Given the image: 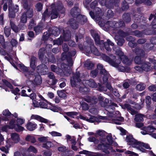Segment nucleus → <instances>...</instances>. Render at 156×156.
<instances>
[{
    "label": "nucleus",
    "instance_id": "nucleus-54",
    "mask_svg": "<svg viewBox=\"0 0 156 156\" xmlns=\"http://www.w3.org/2000/svg\"><path fill=\"white\" fill-rule=\"evenodd\" d=\"M43 27L40 26H37L34 29V30L37 34H38L41 32Z\"/></svg>",
    "mask_w": 156,
    "mask_h": 156
},
{
    "label": "nucleus",
    "instance_id": "nucleus-13",
    "mask_svg": "<svg viewBox=\"0 0 156 156\" xmlns=\"http://www.w3.org/2000/svg\"><path fill=\"white\" fill-rule=\"evenodd\" d=\"M27 129L30 131H32L36 128L37 125L34 122L28 121L26 125Z\"/></svg>",
    "mask_w": 156,
    "mask_h": 156
},
{
    "label": "nucleus",
    "instance_id": "nucleus-58",
    "mask_svg": "<svg viewBox=\"0 0 156 156\" xmlns=\"http://www.w3.org/2000/svg\"><path fill=\"white\" fill-rule=\"evenodd\" d=\"M82 109L84 110H87L88 109V106L87 104L84 102L82 103H80Z\"/></svg>",
    "mask_w": 156,
    "mask_h": 156
},
{
    "label": "nucleus",
    "instance_id": "nucleus-37",
    "mask_svg": "<svg viewBox=\"0 0 156 156\" xmlns=\"http://www.w3.org/2000/svg\"><path fill=\"white\" fill-rule=\"evenodd\" d=\"M19 28H18L16 26L14 27L12 29V30L16 33H18L21 29L23 30L26 28V26L25 25H23L21 27L20 26V24L19 25Z\"/></svg>",
    "mask_w": 156,
    "mask_h": 156
},
{
    "label": "nucleus",
    "instance_id": "nucleus-40",
    "mask_svg": "<svg viewBox=\"0 0 156 156\" xmlns=\"http://www.w3.org/2000/svg\"><path fill=\"white\" fill-rule=\"evenodd\" d=\"M52 34L56 36L60 34L59 29L56 27H53L52 29Z\"/></svg>",
    "mask_w": 156,
    "mask_h": 156
},
{
    "label": "nucleus",
    "instance_id": "nucleus-26",
    "mask_svg": "<svg viewBox=\"0 0 156 156\" xmlns=\"http://www.w3.org/2000/svg\"><path fill=\"white\" fill-rule=\"evenodd\" d=\"M134 51L135 52L137 56L143 57L145 55V52L142 49L136 48L134 50Z\"/></svg>",
    "mask_w": 156,
    "mask_h": 156
},
{
    "label": "nucleus",
    "instance_id": "nucleus-41",
    "mask_svg": "<svg viewBox=\"0 0 156 156\" xmlns=\"http://www.w3.org/2000/svg\"><path fill=\"white\" fill-rule=\"evenodd\" d=\"M146 87L145 84L143 83H139L136 86V88L137 90L139 91H142L144 90Z\"/></svg>",
    "mask_w": 156,
    "mask_h": 156
},
{
    "label": "nucleus",
    "instance_id": "nucleus-62",
    "mask_svg": "<svg viewBox=\"0 0 156 156\" xmlns=\"http://www.w3.org/2000/svg\"><path fill=\"white\" fill-rule=\"evenodd\" d=\"M125 153L126 154H128L129 155V156H138V154L135 153L131 151H126Z\"/></svg>",
    "mask_w": 156,
    "mask_h": 156
},
{
    "label": "nucleus",
    "instance_id": "nucleus-15",
    "mask_svg": "<svg viewBox=\"0 0 156 156\" xmlns=\"http://www.w3.org/2000/svg\"><path fill=\"white\" fill-rule=\"evenodd\" d=\"M2 113L3 115L5 117V119L4 120H9L13 116V115L8 109L4 110Z\"/></svg>",
    "mask_w": 156,
    "mask_h": 156
},
{
    "label": "nucleus",
    "instance_id": "nucleus-64",
    "mask_svg": "<svg viewBox=\"0 0 156 156\" xmlns=\"http://www.w3.org/2000/svg\"><path fill=\"white\" fill-rule=\"evenodd\" d=\"M148 90L151 91H156V85H152L148 87Z\"/></svg>",
    "mask_w": 156,
    "mask_h": 156
},
{
    "label": "nucleus",
    "instance_id": "nucleus-20",
    "mask_svg": "<svg viewBox=\"0 0 156 156\" xmlns=\"http://www.w3.org/2000/svg\"><path fill=\"white\" fill-rule=\"evenodd\" d=\"M84 100L88 103H90L92 104H95L97 102V99L96 98H92L89 97H86L84 98Z\"/></svg>",
    "mask_w": 156,
    "mask_h": 156
},
{
    "label": "nucleus",
    "instance_id": "nucleus-31",
    "mask_svg": "<svg viewBox=\"0 0 156 156\" xmlns=\"http://www.w3.org/2000/svg\"><path fill=\"white\" fill-rule=\"evenodd\" d=\"M125 106L132 115H133L136 113L137 112L133 109L131 107L130 105L128 104H126L125 105Z\"/></svg>",
    "mask_w": 156,
    "mask_h": 156
},
{
    "label": "nucleus",
    "instance_id": "nucleus-27",
    "mask_svg": "<svg viewBox=\"0 0 156 156\" xmlns=\"http://www.w3.org/2000/svg\"><path fill=\"white\" fill-rule=\"evenodd\" d=\"M36 58L33 56H32L30 61V66L33 70H34L36 68Z\"/></svg>",
    "mask_w": 156,
    "mask_h": 156
},
{
    "label": "nucleus",
    "instance_id": "nucleus-43",
    "mask_svg": "<svg viewBox=\"0 0 156 156\" xmlns=\"http://www.w3.org/2000/svg\"><path fill=\"white\" fill-rule=\"evenodd\" d=\"M142 131L141 133L143 135L148 134V126L147 127H141Z\"/></svg>",
    "mask_w": 156,
    "mask_h": 156
},
{
    "label": "nucleus",
    "instance_id": "nucleus-9",
    "mask_svg": "<svg viewBox=\"0 0 156 156\" xmlns=\"http://www.w3.org/2000/svg\"><path fill=\"white\" fill-rule=\"evenodd\" d=\"M98 149L103 150V152L106 153H108V151L107 150H109L111 151L112 150V146L108 145V144H105L103 143L99 144L98 146Z\"/></svg>",
    "mask_w": 156,
    "mask_h": 156
},
{
    "label": "nucleus",
    "instance_id": "nucleus-33",
    "mask_svg": "<svg viewBox=\"0 0 156 156\" xmlns=\"http://www.w3.org/2000/svg\"><path fill=\"white\" fill-rule=\"evenodd\" d=\"M25 140L27 141L30 142L31 143H34L36 140L34 136L30 135H28L25 138Z\"/></svg>",
    "mask_w": 156,
    "mask_h": 156
},
{
    "label": "nucleus",
    "instance_id": "nucleus-1",
    "mask_svg": "<svg viewBox=\"0 0 156 156\" xmlns=\"http://www.w3.org/2000/svg\"><path fill=\"white\" fill-rule=\"evenodd\" d=\"M82 79V77L80 76L79 72H76L70 79V83L72 87L79 88L80 91L83 94L90 90L87 87L89 86L92 88H96L97 87L96 83L91 79L83 80L82 83L80 84V81Z\"/></svg>",
    "mask_w": 156,
    "mask_h": 156
},
{
    "label": "nucleus",
    "instance_id": "nucleus-29",
    "mask_svg": "<svg viewBox=\"0 0 156 156\" xmlns=\"http://www.w3.org/2000/svg\"><path fill=\"white\" fill-rule=\"evenodd\" d=\"M11 138L15 143L18 142L20 140L19 135L16 133H13L11 134Z\"/></svg>",
    "mask_w": 156,
    "mask_h": 156
},
{
    "label": "nucleus",
    "instance_id": "nucleus-3",
    "mask_svg": "<svg viewBox=\"0 0 156 156\" xmlns=\"http://www.w3.org/2000/svg\"><path fill=\"white\" fill-rule=\"evenodd\" d=\"M67 60L69 66H68L64 63H62L61 65L62 69L59 68H58L54 65H51V70L57 73L63 72L65 75H68L67 73L69 74L71 72L70 66H72L73 62L71 58L69 57L67 58Z\"/></svg>",
    "mask_w": 156,
    "mask_h": 156
},
{
    "label": "nucleus",
    "instance_id": "nucleus-22",
    "mask_svg": "<svg viewBox=\"0 0 156 156\" xmlns=\"http://www.w3.org/2000/svg\"><path fill=\"white\" fill-rule=\"evenodd\" d=\"M114 106H116L117 105L114 103H112L111 105L106 106V110L109 113L112 114L114 110Z\"/></svg>",
    "mask_w": 156,
    "mask_h": 156
},
{
    "label": "nucleus",
    "instance_id": "nucleus-51",
    "mask_svg": "<svg viewBox=\"0 0 156 156\" xmlns=\"http://www.w3.org/2000/svg\"><path fill=\"white\" fill-rule=\"evenodd\" d=\"M98 118L94 116H92L89 119H87V121L90 122H94L95 121L98 122Z\"/></svg>",
    "mask_w": 156,
    "mask_h": 156
},
{
    "label": "nucleus",
    "instance_id": "nucleus-28",
    "mask_svg": "<svg viewBox=\"0 0 156 156\" xmlns=\"http://www.w3.org/2000/svg\"><path fill=\"white\" fill-rule=\"evenodd\" d=\"M150 0H136V4H140L144 3L147 5H151L152 3Z\"/></svg>",
    "mask_w": 156,
    "mask_h": 156
},
{
    "label": "nucleus",
    "instance_id": "nucleus-42",
    "mask_svg": "<svg viewBox=\"0 0 156 156\" xmlns=\"http://www.w3.org/2000/svg\"><path fill=\"white\" fill-rule=\"evenodd\" d=\"M123 18L124 20L126 23L129 22L131 20L130 15L128 13L124 14L123 16Z\"/></svg>",
    "mask_w": 156,
    "mask_h": 156
},
{
    "label": "nucleus",
    "instance_id": "nucleus-38",
    "mask_svg": "<svg viewBox=\"0 0 156 156\" xmlns=\"http://www.w3.org/2000/svg\"><path fill=\"white\" fill-rule=\"evenodd\" d=\"M116 68L119 71L122 72H124L126 71L128 72L129 70V68H126L125 67L122 66L121 65H120Z\"/></svg>",
    "mask_w": 156,
    "mask_h": 156
},
{
    "label": "nucleus",
    "instance_id": "nucleus-34",
    "mask_svg": "<svg viewBox=\"0 0 156 156\" xmlns=\"http://www.w3.org/2000/svg\"><path fill=\"white\" fill-rule=\"evenodd\" d=\"M144 115L141 114H137L135 116L134 120L136 121L141 122L143 121Z\"/></svg>",
    "mask_w": 156,
    "mask_h": 156
},
{
    "label": "nucleus",
    "instance_id": "nucleus-50",
    "mask_svg": "<svg viewBox=\"0 0 156 156\" xmlns=\"http://www.w3.org/2000/svg\"><path fill=\"white\" fill-rule=\"evenodd\" d=\"M58 95L60 98H65L66 96V94L64 91L58 90L57 91Z\"/></svg>",
    "mask_w": 156,
    "mask_h": 156
},
{
    "label": "nucleus",
    "instance_id": "nucleus-39",
    "mask_svg": "<svg viewBox=\"0 0 156 156\" xmlns=\"http://www.w3.org/2000/svg\"><path fill=\"white\" fill-rule=\"evenodd\" d=\"M77 10L78 8L76 7H74L70 11V14L73 17H75L76 16H77L79 14H77Z\"/></svg>",
    "mask_w": 156,
    "mask_h": 156
},
{
    "label": "nucleus",
    "instance_id": "nucleus-44",
    "mask_svg": "<svg viewBox=\"0 0 156 156\" xmlns=\"http://www.w3.org/2000/svg\"><path fill=\"white\" fill-rule=\"evenodd\" d=\"M85 67L90 69H91L94 66V64L89 61L86 62L84 64Z\"/></svg>",
    "mask_w": 156,
    "mask_h": 156
},
{
    "label": "nucleus",
    "instance_id": "nucleus-53",
    "mask_svg": "<svg viewBox=\"0 0 156 156\" xmlns=\"http://www.w3.org/2000/svg\"><path fill=\"white\" fill-rule=\"evenodd\" d=\"M118 35L122 37H124L126 36L127 34L122 30H119L118 32L117 35H116L115 37V39L118 38Z\"/></svg>",
    "mask_w": 156,
    "mask_h": 156
},
{
    "label": "nucleus",
    "instance_id": "nucleus-4",
    "mask_svg": "<svg viewBox=\"0 0 156 156\" xmlns=\"http://www.w3.org/2000/svg\"><path fill=\"white\" fill-rule=\"evenodd\" d=\"M84 50L86 53L87 55L91 53H93L96 55H100V53L98 51L97 48L94 45L92 41H90L89 43L87 44V46L85 47Z\"/></svg>",
    "mask_w": 156,
    "mask_h": 156
},
{
    "label": "nucleus",
    "instance_id": "nucleus-16",
    "mask_svg": "<svg viewBox=\"0 0 156 156\" xmlns=\"http://www.w3.org/2000/svg\"><path fill=\"white\" fill-rule=\"evenodd\" d=\"M77 20L82 24H84L87 21V18L85 16L78 14L77 17Z\"/></svg>",
    "mask_w": 156,
    "mask_h": 156
},
{
    "label": "nucleus",
    "instance_id": "nucleus-2",
    "mask_svg": "<svg viewBox=\"0 0 156 156\" xmlns=\"http://www.w3.org/2000/svg\"><path fill=\"white\" fill-rule=\"evenodd\" d=\"M64 10L61 2L58 3L56 5L52 4L50 7L47 8L43 13L42 20L44 21L45 18L49 17L50 15H51V19L56 18L58 17V11L62 13L64 12Z\"/></svg>",
    "mask_w": 156,
    "mask_h": 156
},
{
    "label": "nucleus",
    "instance_id": "nucleus-56",
    "mask_svg": "<svg viewBox=\"0 0 156 156\" xmlns=\"http://www.w3.org/2000/svg\"><path fill=\"white\" fill-rule=\"evenodd\" d=\"M49 133L53 136H62L61 133L55 131L50 132Z\"/></svg>",
    "mask_w": 156,
    "mask_h": 156
},
{
    "label": "nucleus",
    "instance_id": "nucleus-57",
    "mask_svg": "<svg viewBox=\"0 0 156 156\" xmlns=\"http://www.w3.org/2000/svg\"><path fill=\"white\" fill-rule=\"evenodd\" d=\"M141 57L139 56H136L134 60L135 62L137 64H141Z\"/></svg>",
    "mask_w": 156,
    "mask_h": 156
},
{
    "label": "nucleus",
    "instance_id": "nucleus-47",
    "mask_svg": "<svg viewBox=\"0 0 156 156\" xmlns=\"http://www.w3.org/2000/svg\"><path fill=\"white\" fill-rule=\"evenodd\" d=\"M27 16H26L25 13H23L21 17L20 22L23 23H25L27 22Z\"/></svg>",
    "mask_w": 156,
    "mask_h": 156
},
{
    "label": "nucleus",
    "instance_id": "nucleus-32",
    "mask_svg": "<svg viewBox=\"0 0 156 156\" xmlns=\"http://www.w3.org/2000/svg\"><path fill=\"white\" fill-rule=\"evenodd\" d=\"M137 144V146H138L136 147V148L138 149H140L141 147H143L147 149H151L149 146L147 144H144L143 143L138 142V144Z\"/></svg>",
    "mask_w": 156,
    "mask_h": 156
},
{
    "label": "nucleus",
    "instance_id": "nucleus-8",
    "mask_svg": "<svg viewBox=\"0 0 156 156\" xmlns=\"http://www.w3.org/2000/svg\"><path fill=\"white\" fill-rule=\"evenodd\" d=\"M126 140L129 143V144L131 145L132 147L136 148L138 146L137 144L138 142L135 140L132 136H127Z\"/></svg>",
    "mask_w": 156,
    "mask_h": 156
},
{
    "label": "nucleus",
    "instance_id": "nucleus-35",
    "mask_svg": "<svg viewBox=\"0 0 156 156\" xmlns=\"http://www.w3.org/2000/svg\"><path fill=\"white\" fill-rule=\"evenodd\" d=\"M69 22L73 29H76L78 28V25L74 20H71L69 21Z\"/></svg>",
    "mask_w": 156,
    "mask_h": 156
},
{
    "label": "nucleus",
    "instance_id": "nucleus-17",
    "mask_svg": "<svg viewBox=\"0 0 156 156\" xmlns=\"http://www.w3.org/2000/svg\"><path fill=\"white\" fill-rule=\"evenodd\" d=\"M35 77V79L34 80L35 83L36 85H40L42 83V79L41 78V76L38 75V74L35 75L33 74V76H31L30 77V78L31 77ZM32 81V80L31 79H30Z\"/></svg>",
    "mask_w": 156,
    "mask_h": 156
},
{
    "label": "nucleus",
    "instance_id": "nucleus-52",
    "mask_svg": "<svg viewBox=\"0 0 156 156\" xmlns=\"http://www.w3.org/2000/svg\"><path fill=\"white\" fill-rule=\"evenodd\" d=\"M62 37H60L58 40H55L53 41L54 44L60 45L62 43Z\"/></svg>",
    "mask_w": 156,
    "mask_h": 156
},
{
    "label": "nucleus",
    "instance_id": "nucleus-7",
    "mask_svg": "<svg viewBox=\"0 0 156 156\" xmlns=\"http://www.w3.org/2000/svg\"><path fill=\"white\" fill-rule=\"evenodd\" d=\"M45 53L44 48H42L39 50L38 53V56L42 62L46 63L48 62V59L46 56H44V54Z\"/></svg>",
    "mask_w": 156,
    "mask_h": 156
},
{
    "label": "nucleus",
    "instance_id": "nucleus-36",
    "mask_svg": "<svg viewBox=\"0 0 156 156\" xmlns=\"http://www.w3.org/2000/svg\"><path fill=\"white\" fill-rule=\"evenodd\" d=\"M11 29L9 26H6L4 29V32L5 36L6 37H9L11 34Z\"/></svg>",
    "mask_w": 156,
    "mask_h": 156
},
{
    "label": "nucleus",
    "instance_id": "nucleus-25",
    "mask_svg": "<svg viewBox=\"0 0 156 156\" xmlns=\"http://www.w3.org/2000/svg\"><path fill=\"white\" fill-rule=\"evenodd\" d=\"M107 139L109 143L108 145L111 146H112V144H113L114 145L116 146L117 145V144L116 142H114L112 140V134L110 133L107 136Z\"/></svg>",
    "mask_w": 156,
    "mask_h": 156
},
{
    "label": "nucleus",
    "instance_id": "nucleus-60",
    "mask_svg": "<svg viewBox=\"0 0 156 156\" xmlns=\"http://www.w3.org/2000/svg\"><path fill=\"white\" fill-rule=\"evenodd\" d=\"M77 113L76 112H70L66 113V114L72 118H73L74 116L77 115Z\"/></svg>",
    "mask_w": 156,
    "mask_h": 156
},
{
    "label": "nucleus",
    "instance_id": "nucleus-49",
    "mask_svg": "<svg viewBox=\"0 0 156 156\" xmlns=\"http://www.w3.org/2000/svg\"><path fill=\"white\" fill-rule=\"evenodd\" d=\"M21 3L24 9L31 7L28 5L27 0H22Z\"/></svg>",
    "mask_w": 156,
    "mask_h": 156
},
{
    "label": "nucleus",
    "instance_id": "nucleus-10",
    "mask_svg": "<svg viewBox=\"0 0 156 156\" xmlns=\"http://www.w3.org/2000/svg\"><path fill=\"white\" fill-rule=\"evenodd\" d=\"M20 68L22 71L24 72L25 76H27L28 78L30 79V77L32 76H33V72H30L28 71L27 68L23 65H21L20 66Z\"/></svg>",
    "mask_w": 156,
    "mask_h": 156
},
{
    "label": "nucleus",
    "instance_id": "nucleus-48",
    "mask_svg": "<svg viewBox=\"0 0 156 156\" xmlns=\"http://www.w3.org/2000/svg\"><path fill=\"white\" fill-rule=\"evenodd\" d=\"M107 24H108L110 27L113 28H116L118 25V23L115 22L108 21Z\"/></svg>",
    "mask_w": 156,
    "mask_h": 156
},
{
    "label": "nucleus",
    "instance_id": "nucleus-5",
    "mask_svg": "<svg viewBox=\"0 0 156 156\" xmlns=\"http://www.w3.org/2000/svg\"><path fill=\"white\" fill-rule=\"evenodd\" d=\"M8 9L9 17L14 18L15 17V13L19 11V8L18 6H13L12 3H10L9 4Z\"/></svg>",
    "mask_w": 156,
    "mask_h": 156
},
{
    "label": "nucleus",
    "instance_id": "nucleus-11",
    "mask_svg": "<svg viewBox=\"0 0 156 156\" xmlns=\"http://www.w3.org/2000/svg\"><path fill=\"white\" fill-rule=\"evenodd\" d=\"M95 10L96 11L95 15L92 11L90 12L89 14L93 19L98 18V20H99L100 19V16L101 15V14L100 13L101 10L99 8L96 7L95 8Z\"/></svg>",
    "mask_w": 156,
    "mask_h": 156
},
{
    "label": "nucleus",
    "instance_id": "nucleus-23",
    "mask_svg": "<svg viewBox=\"0 0 156 156\" xmlns=\"http://www.w3.org/2000/svg\"><path fill=\"white\" fill-rule=\"evenodd\" d=\"M37 69L39 72L42 73V72H47L48 71V68L44 64H42L37 66Z\"/></svg>",
    "mask_w": 156,
    "mask_h": 156
},
{
    "label": "nucleus",
    "instance_id": "nucleus-21",
    "mask_svg": "<svg viewBox=\"0 0 156 156\" xmlns=\"http://www.w3.org/2000/svg\"><path fill=\"white\" fill-rule=\"evenodd\" d=\"M25 10L24 13H25L28 18H31L32 17L33 14V9L31 7L24 9Z\"/></svg>",
    "mask_w": 156,
    "mask_h": 156
},
{
    "label": "nucleus",
    "instance_id": "nucleus-19",
    "mask_svg": "<svg viewBox=\"0 0 156 156\" xmlns=\"http://www.w3.org/2000/svg\"><path fill=\"white\" fill-rule=\"evenodd\" d=\"M120 59L124 64L127 65L129 66L131 64L132 61L129 59L125 55L122 56V57H121Z\"/></svg>",
    "mask_w": 156,
    "mask_h": 156
},
{
    "label": "nucleus",
    "instance_id": "nucleus-45",
    "mask_svg": "<svg viewBox=\"0 0 156 156\" xmlns=\"http://www.w3.org/2000/svg\"><path fill=\"white\" fill-rule=\"evenodd\" d=\"M48 76L49 78L53 80V84H55L56 83L57 80L55 79V76L53 73H49L48 74Z\"/></svg>",
    "mask_w": 156,
    "mask_h": 156
},
{
    "label": "nucleus",
    "instance_id": "nucleus-14",
    "mask_svg": "<svg viewBox=\"0 0 156 156\" xmlns=\"http://www.w3.org/2000/svg\"><path fill=\"white\" fill-rule=\"evenodd\" d=\"M115 59L112 60L110 62V64L113 66L117 68L120 65L121 63V61L120 59L117 58L115 57H114Z\"/></svg>",
    "mask_w": 156,
    "mask_h": 156
},
{
    "label": "nucleus",
    "instance_id": "nucleus-46",
    "mask_svg": "<svg viewBox=\"0 0 156 156\" xmlns=\"http://www.w3.org/2000/svg\"><path fill=\"white\" fill-rule=\"evenodd\" d=\"M52 145V144L51 142L48 140L45 143L43 144L42 147L44 148H48L51 147Z\"/></svg>",
    "mask_w": 156,
    "mask_h": 156
},
{
    "label": "nucleus",
    "instance_id": "nucleus-24",
    "mask_svg": "<svg viewBox=\"0 0 156 156\" xmlns=\"http://www.w3.org/2000/svg\"><path fill=\"white\" fill-rule=\"evenodd\" d=\"M93 37L94 39L95 42L96 44H100V45H101L102 44H103V41H100V37L98 34L95 33L93 36Z\"/></svg>",
    "mask_w": 156,
    "mask_h": 156
},
{
    "label": "nucleus",
    "instance_id": "nucleus-59",
    "mask_svg": "<svg viewBox=\"0 0 156 156\" xmlns=\"http://www.w3.org/2000/svg\"><path fill=\"white\" fill-rule=\"evenodd\" d=\"M48 137L43 136L38 138V140L42 143H45L48 141Z\"/></svg>",
    "mask_w": 156,
    "mask_h": 156
},
{
    "label": "nucleus",
    "instance_id": "nucleus-63",
    "mask_svg": "<svg viewBox=\"0 0 156 156\" xmlns=\"http://www.w3.org/2000/svg\"><path fill=\"white\" fill-rule=\"evenodd\" d=\"M10 43L12 47H16L18 44V42L16 39H12L10 41Z\"/></svg>",
    "mask_w": 156,
    "mask_h": 156
},
{
    "label": "nucleus",
    "instance_id": "nucleus-55",
    "mask_svg": "<svg viewBox=\"0 0 156 156\" xmlns=\"http://www.w3.org/2000/svg\"><path fill=\"white\" fill-rule=\"evenodd\" d=\"M109 103V100L107 99H105L104 101H103L99 102L101 105L102 107L107 106V105Z\"/></svg>",
    "mask_w": 156,
    "mask_h": 156
},
{
    "label": "nucleus",
    "instance_id": "nucleus-12",
    "mask_svg": "<svg viewBox=\"0 0 156 156\" xmlns=\"http://www.w3.org/2000/svg\"><path fill=\"white\" fill-rule=\"evenodd\" d=\"M31 119H36L41 122L47 123L48 122L47 119H44L39 115H32L30 117Z\"/></svg>",
    "mask_w": 156,
    "mask_h": 156
},
{
    "label": "nucleus",
    "instance_id": "nucleus-61",
    "mask_svg": "<svg viewBox=\"0 0 156 156\" xmlns=\"http://www.w3.org/2000/svg\"><path fill=\"white\" fill-rule=\"evenodd\" d=\"M27 151L29 152H33L36 153L37 152V151L34 147L30 146L27 149Z\"/></svg>",
    "mask_w": 156,
    "mask_h": 156
},
{
    "label": "nucleus",
    "instance_id": "nucleus-18",
    "mask_svg": "<svg viewBox=\"0 0 156 156\" xmlns=\"http://www.w3.org/2000/svg\"><path fill=\"white\" fill-rule=\"evenodd\" d=\"M134 0H127V2L124 1L122 4V8L123 10H125L128 9L129 8V6L128 3L131 4L133 2Z\"/></svg>",
    "mask_w": 156,
    "mask_h": 156
},
{
    "label": "nucleus",
    "instance_id": "nucleus-6",
    "mask_svg": "<svg viewBox=\"0 0 156 156\" xmlns=\"http://www.w3.org/2000/svg\"><path fill=\"white\" fill-rule=\"evenodd\" d=\"M119 0H98L99 3L102 6H105L107 8L110 7L113 3L118 2Z\"/></svg>",
    "mask_w": 156,
    "mask_h": 156
},
{
    "label": "nucleus",
    "instance_id": "nucleus-30",
    "mask_svg": "<svg viewBox=\"0 0 156 156\" xmlns=\"http://www.w3.org/2000/svg\"><path fill=\"white\" fill-rule=\"evenodd\" d=\"M142 69L146 71H148L151 69V66L149 63H143L141 66Z\"/></svg>",
    "mask_w": 156,
    "mask_h": 156
}]
</instances>
